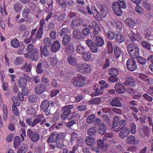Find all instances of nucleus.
Masks as SVG:
<instances>
[{
    "label": "nucleus",
    "mask_w": 153,
    "mask_h": 153,
    "mask_svg": "<svg viewBox=\"0 0 153 153\" xmlns=\"http://www.w3.org/2000/svg\"><path fill=\"white\" fill-rule=\"evenodd\" d=\"M43 114H40L36 116L33 120L31 118H28L26 120V123L28 126L34 127L39 123L41 125L44 126L45 123L46 122V120Z\"/></svg>",
    "instance_id": "f257e3e1"
},
{
    "label": "nucleus",
    "mask_w": 153,
    "mask_h": 153,
    "mask_svg": "<svg viewBox=\"0 0 153 153\" xmlns=\"http://www.w3.org/2000/svg\"><path fill=\"white\" fill-rule=\"evenodd\" d=\"M127 50L130 56L133 58L138 56L140 53V48L138 45L134 42L130 43L128 45Z\"/></svg>",
    "instance_id": "f03ea898"
},
{
    "label": "nucleus",
    "mask_w": 153,
    "mask_h": 153,
    "mask_svg": "<svg viewBox=\"0 0 153 153\" xmlns=\"http://www.w3.org/2000/svg\"><path fill=\"white\" fill-rule=\"evenodd\" d=\"M119 117L117 116H115L113 122L112 128L114 129V131L118 132L125 127L127 124V121L124 120H119Z\"/></svg>",
    "instance_id": "7ed1b4c3"
},
{
    "label": "nucleus",
    "mask_w": 153,
    "mask_h": 153,
    "mask_svg": "<svg viewBox=\"0 0 153 153\" xmlns=\"http://www.w3.org/2000/svg\"><path fill=\"white\" fill-rule=\"evenodd\" d=\"M27 135L33 143H36L40 139L39 133L36 131H33L29 129L27 131Z\"/></svg>",
    "instance_id": "20e7f679"
},
{
    "label": "nucleus",
    "mask_w": 153,
    "mask_h": 153,
    "mask_svg": "<svg viewBox=\"0 0 153 153\" xmlns=\"http://www.w3.org/2000/svg\"><path fill=\"white\" fill-rule=\"evenodd\" d=\"M74 107L72 105H66L63 107L62 111L63 112L61 114V118L62 120H65L71 115L72 112L71 110Z\"/></svg>",
    "instance_id": "39448f33"
},
{
    "label": "nucleus",
    "mask_w": 153,
    "mask_h": 153,
    "mask_svg": "<svg viewBox=\"0 0 153 153\" xmlns=\"http://www.w3.org/2000/svg\"><path fill=\"white\" fill-rule=\"evenodd\" d=\"M65 134L63 132L59 134L53 133L49 138L47 142L48 143H53L59 141V140H62L65 138Z\"/></svg>",
    "instance_id": "423d86ee"
},
{
    "label": "nucleus",
    "mask_w": 153,
    "mask_h": 153,
    "mask_svg": "<svg viewBox=\"0 0 153 153\" xmlns=\"http://www.w3.org/2000/svg\"><path fill=\"white\" fill-rule=\"evenodd\" d=\"M86 79V77H74L72 82L76 87H81L85 84Z\"/></svg>",
    "instance_id": "0eeeda50"
},
{
    "label": "nucleus",
    "mask_w": 153,
    "mask_h": 153,
    "mask_svg": "<svg viewBox=\"0 0 153 153\" xmlns=\"http://www.w3.org/2000/svg\"><path fill=\"white\" fill-rule=\"evenodd\" d=\"M28 7L25 6L22 11V16L24 18H27L30 15L31 9L35 7V5L33 2H30L28 4Z\"/></svg>",
    "instance_id": "6e6552de"
},
{
    "label": "nucleus",
    "mask_w": 153,
    "mask_h": 153,
    "mask_svg": "<svg viewBox=\"0 0 153 153\" xmlns=\"http://www.w3.org/2000/svg\"><path fill=\"white\" fill-rule=\"evenodd\" d=\"M128 36L132 42L135 41H139L140 39V34L136 29H132Z\"/></svg>",
    "instance_id": "1a4fd4ad"
},
{
    "label": "nucleus",
    "mask_w": 153,
    "mask_h": 153,
    "mask_svg": "<svg viewBox=\"0 0 153 153\" xmlns=\"http://www.w3.org/2000/svg\"><path fill=\"white\" fill-rule=\"evenodd\" d=\"M126 66L127 68L131 71H133L137 68L136 61L132 59H129L127 60Z\"/></svg>",
    "instance_id": "9d476101"
},
{
    "label": "nucleus",
    "mask_w": 153,
    "mask_h": 153,
    "mask_svg": "<svg viewBox=\"0 0 153 153\" xmlns=\"http://www.w3.org/2000/svg\"><path fill=\"white\" fill-rule=\"evenodd\" d=\"M0 106L2 110V118L4 122H6L8 118V113L7 108L3 103L2 98H0Z\"/></svg>",
    "instance_id": "9b49d317"
},
{
    "label": "nucleus",
    "mask_w": 153,
    "mask_h": 153,
    "mask_svg": "<svg viewBox=\"0 0 153 153\" xmlns=\"http://www.w3.org/2000/svg\"><path fill=\"white\" fill-rule=\"evenodd\" d=\"M61 46L60 41L58 40L54 41L51 46V51L52 52L55 53L60 49Z\"/></svg>",
    "instance_id": "f8f14e48"
},
{
    "label": "nucleus",
    "mask_w": 153,
    "mask_h": 153,
    "mask_svg": "<svg viewBox=\"0 0 153 153\" xmlns=\"http://www.w3.org/2000/svg\"><path fill=\"white\" fill-rule=\"evenodd\" d=\"M46 89V86L44 84H40L35 87V93L38 95H41L43 93Z\"/></svg>",
    "instance_id": "ddd939ff"
},
{
    "label": "nucleus",
    "mask_w": 153,
    "mask_h": 153,
    "mask_svg": "<svg viewBox=\"0 0 153 153\" xmlns=\"http://www.w3.org/2000/svg\"><path fill=\"white\" fill-rule=\"evenodd\" d=\"M112 9L115 13L118 16H121L123 13L120 7L118 6L117 2H114L112 4Z\"/></svg>",
    "instance_id": "4468645a"
},
{
    "label": "nucleus",
    "mask_w": 153,
    "mask_h": 153,
    "mask_svg": "<svg viewBox=\"0 0 153 153\" xmlns=\"http://www.w3.org/2000/svg\"><path fill=\"white\" fill-rule=\"evenodd\" d=\"M126 143L129 145H136L138 144L135 137L132 135H129L127 137L126 139Z\"/></svg>",
    "instance_id": "2eb2a0df"
},
{
    "label": "nucleus",
    "mask_w": 153,
    "mask_h": 153,
    "mask_svg": "<svg viewBox=\"0 0 153 153\" xmlns=\"http://www.w3.org/2000/svg\"><path fill=\"white\" fill-rule=\"evenodd\" d=\"M92 39L95 41L94 43L99 47H102L104 44V41L103 39L100 36L93 37Z\"/></svg>",
    "instance_id": "dca6fc26"
},
{
    "label": "nucleus",
    "mask_w": 153,
    "mask_h": 153,
    "mask_svg": "<svg viewBox=\"0 0 153 153\" xmlns=\"http://www.w3.org/2000/svg\"><path fill=\"white\" fill-rule=\"evenodd\" d=\"M121 130L119 134V136L122 139L125 138L130 134V130L128 128L125 127Z\"/></svg>",
    "instance_id": "f3484780"
},
{
    "label": "nucleus",
    "mask_w": 153,
    "mask_h": 153,
    "mask_svg": "<svg viewBox=\"0 0 153 153\" xmlns=\"http://www.w3.org/2000/svg\"><path fill=\"white\" fill-rule=\"evenodd\" d=\"M79 66L81 70V72L82 74H86L88 73L91 71V67L89 65L80 64L79 65Z\"/></svg>",
    "instance_id": "a211bd4d"
},
{
    "label": "nucleus",
    "mask_w": 153,
    "mask_h": 153,
    "mask_svg": "<svg viewBox=\"0 0 153 153\" xmlns=\"http://www.w3.org/2000/svg\"><path fill=\"white\" fill-rule=\"evenodd\" d=\"M116 91L120 94H123L126 92V90L125 87L120 83H116L115 85Z\"/></svg>",
    "instance_id": "6ab92c4d"
},
{
    "label": "nucleus",
    "mask_w": 153,
    "mask_h": 153,
    "mask_svg": "<svg viewBox=\"0 0 153 153\" xmlns=\"http://www.w3.org/2000/svg\"><path fill=\"white\" fill-rule=\"evenodd\" d=\"M43 33V30L39 29L36 32L35 36L33 38L32 43H35L37 40H40L42 38Z\"/></svg>",
    "instance_id": "aec40b11"
},
{
    "label": "nucleus",
    "mask_w": 153,
    "mask_h": 153,
    "mask_svg": "<svg viewBox=\"0 0 153 153\" xmlns=\"http://www.w3.org/2000/svg\"><path fill=\"white\" fill-rule=\"evenodd\" d=\"M72 25L75 27H78L83 23V20L80 17L73 18L72 19Z\"/></svg>",
    "instance_id": "412c9836"
},
{
    "label": "nucleus",
    "mask_w": 153,
    "mask_h": 153,
    "mask_svg": "<svg viewBox=\"0 0 153 153\" xmlns=\"http://www.w3.org/2000/svg\"><path fill=\"white\" fill-rule=\"evenodd\" d=\"M50 105L49 102L48 100H44L41 103L40 106L41 111H46L48 109Z\"/></svg>",
    "instance_id": "4be33fe9"
},
{
    "label": "nucleus",
    "mask_w": 153,
    "mask_h": 153,
    "mask_svg": "<svg viewBox=\"0 0 153 153\" xmlns=\"http://www.w3.org/2000/svg\"><path fill=\"white\" fill-rule=\"evenodd\" d=\"M40 55L42 57L43 56L45 57H48L50 55V52L49 51L48 49L46 47H40Z\"/></svg>",
    "instance_id": "5701e85b"
},
{
    "label": "nucleus",
    "mask_w": 153,
    "mask_h": 153,
    "mask_svg": "<svg viewBox=\"0 0 153 153\" xmlns=\"http://www.w3.org/2000/svg\"><path fill=\"white\" fill-rule=\"evenodd\" d=\"M109 104L110 105L115 107L120 108L122 106L120 100L118 98H115L113 99L110 102Z\"/></svg>",
    "instance_id": "b1692460"
},
{
    "label": "nucleus",
    "mask_w": 153,
    "mask_h": 153,
    "mask_svg": "<svg viewBox=\"0 0 153 153\" xmlns=\"http://www.w3.org/2000/svg\"><path fill=\"white\" fill-rule=\"evenodd\" d=\"M145 38L148 40L150 41L153 40V35L152 34V31L148 29H146L144 31Z\"/></svg>",
    "instance_id": "393cba45"
},
{
    "label": "nucleus",
    "mask_w": 153,
    "mask_h": 153,
    "mask_svg": "<svg viewBox=\"0 0 153 153\" xmlns=\"http://www.w3.org/2000/svg\"><path fill=\"white\" fill-rule=\"evenodd\" d=\"M40 56V53L39 50L30 54V59L33 61H38Z\"/></svg>",
    "instance_id": "a878e982"
},
{
    "label": "nucleus",
    "mask_w": 153,
    "mask_h": 153,
    "mask_svg": "<svg viewBox=\"0 0 153 153\" xmlns=\"http://www.w3.org/2000/svg\"><path fill=\"white\" fill-rule=\"evenodd\" d=\"M100 7V15L103 18H105L107 14V8L105 5L102 4H101Z\"/></svg>",
    "instance_id": "bb28decb"
},
{
    "label": "nucleus",
    "mask_w": 153,
    "mask_h": 153,
    "mask_svg": "<svg viewBox=\"0 0 153 153\" xmlns=\"http://www.w3.org/2000/svg\"><path fill=\"white\" fill-rule=\"evenodd\" d=\"M26 50L27 52L31 54L39 50L38 48H35L34 46L32 44H29L28 45Z\"/></svg>",
    "instance_id": "cd10ccee"
},
{
    "label": "nucleus",
    "mask_w": 153,
    "mask_h": 153,
    "mask_svg": "<svg viewBox=\"0 0 153 153\" xmlns=\"http://www.w3.org/2000/svg\"><path fill=\"white\" fill-rule=\"evenodd\" d=\"M65 51L67 54H72L74 52V49L73 45L72 43H69L68 46L65 48Z\"/></svg>",
    "instance_id": "c85d7f7f"
},
{
    "label": "nucleus",
    "mask_w": 153,
    "mask_h": 153,
    "mask_svg": "<svg viewBox=\"0 0 153 153\" xmlns=\"http://www.w3.org/2000/svg\"><path fill=\"white\" fill-rule=\"evenodd\" d=\"M76 51L78 53L82 54L85 51V47L81 44L77 45L76 48Z\"/></svg>",
    "instance_id": "c756f323"
},
{
    "label": "nucleus",
    "mask_w": 153,
    "mask_h": 153,
    "mask_svg": "<svg viewBox=\"0 0 153 153\" xmlns=\"http://www.w3.org/2000/svg\"><path fill=\"white\" fill-rule=\"evenodd\" d=\"M82 57L83 59L86 61H89L91 58V53L90 51L84 52L82 54Z\"/></svg>",
    "instance_id": "7c9ffc66"
},
{
    "label": "nucleus",
    "mask_w": 153,
    "mask_h": 153,
    "mask_svg": "<svg viewBox=\"0 0 153 153\" xmlns=\"http://www.w3.org/2000/svg\"><path fill=\"white\" fill-rule=\"evenodd\" d=\"M85 142L87 145L90 146H92L95 143L94 138L89 136L86 137Z\"/></svg>",
    "instance_id": "2f4dec72"
},
{
    "label": "nucleus",
    "mask_w": 153,
    "mask_h": 153,
    "mask_svg": "<svg viewBox=\"0 0 153 153\" xmlns=\"http://www.w3.org/2000/svg\"><path fill=\"white\" fill-rule=\"evenodd\" d=\"M71 37L68 35H65L63 37L62 42V44L67 46L71 40Z\"/></svg>",
    "instance_id": "473e14b6"
},
{
    "label": "nucleus",
    "mask_w": 153,
    "mask_h": 153,
    "mask_svg": "<svg viewBox=\"0 0 153 153\" xmlns=\"http://www.w3.org/2000/svg\"><path fill=\"white\" fill-rule=\"evenodd\" d=\"M69 64L72 66H74L77 64V62L76 58L72 56H68L67 59Z\"/></svg>",
    "instance_id": "72a5a7b5"
},
{
    "label": "nucleus",
    "mask_w": 153,
    "mask_h": 153,
    "mask_svg": "<svg viewBox=\"0 0 153 153\" xmlns=\"http://www.w3.org/2000/svg\"><path fill=\"white\" fill-rule=\"evenodd\" d=\"M101 102V99L100 97H95L91 99L88 101L90 105H98Z\"/></svg>",
    "instance_id": "f704fd0d"
},
{
    "label": "nucleus",
    "mask_w": 153,
    "mask_h": 153,
    "mask_svg": "<svg viewBox=\"0 0 153 153\" xmlns=\"http://www.w3.org/2000/svg\"><path fill=\"white\" fill-rule=\"evenodd\" d=\"M26 79L24 77H20L18 81L19 86L21 88H24L26 85Z\"/></svg>",
    "instance_id": "c9c22d12"
},
{
    "label": "nucleus",
    "mask_w": 153,
    "mask_h": 153,
    "mask_svg": "<svg viewBox=\"0 0 153 153\" xmlns=\"http://www.w3.org/2000/svg\"><path fill=\"white\" fill-rule=\"evenodd\" d=\"M119 71L114 68H112L109 69V73L111 76H117L119 74Z\"/></svg>",
    "instance_id": "e433bc0d"
},
{
    "label": "nucleus",
    "mask_w": 153,
    "mask_h": 153,
    "mask_svg": "<svg viewBox=\"0 0 153 153\" xmlns=\"http://www.w3.org/2000/svg\"><path fill=\"white\" fill-rule=\"evenodd\" d=\"M97 131L96 128L92 126L88 129L87 134L89 136H93L97 133Z\"/></svg>",
    "instance_id": "4c0bfd02"
},
{
    "label": "nucleus",
    "mask_w": 153,
    "mask_h": 153,
    "mask_svg": "<svg viewBox=\"0 0 153 153\" xmlns=\"http://www.w3.org/2000/svg\"><path fill=\"white\" fill-rule=\"evenodd\" d=\"M124 84L126 85L132 87L135 85V82L133 79L127 77L126 80L124 82Z\"/></svg>",
    "instance_id": "58836bf2"
},
{
    "label": "nucleus",
    "mask_w": 153,
    "mask_h": 153,
    "mask_svg": "<svg viewBox=\"0 0 153 153\" xmlns=\"http://www.w3.org/2000/svg\"><path fill=\"white\" fill-rule=\"evenodd\" d=\"M106 127L103 123H101L99 126L98 131L99 133L101 134H104L106 132Z\"/></svg>",
    "instance_id": "ea45409f"
},
{
    "label": "nucleus",
    "mask_w": 153,
    "mask_h": 153,
    "mask_svg": "<svg viewBox=\"0 0 153 153\" xmlns=\"http://www.w3.org/2000/svg\"><path fill=\"white\" fill-rule=\"evenodd\" d=\"M69 32L68 27H65L62 28L59 32V34L61 37H62L65 35H67V33Z\"/></svg>",
    "instance_id": "a19ab883"
},
{
    "label": "nucleus",
    "mask_w": 153,
    "mask_h": 153,
    "mask_svg": "<svg viewBox=\"0 0 153 153\" xmlns=\"http://www.w3.org/2000/svg\"><path fill=\"white\" fill-rule=\"evenodd\" d=\"M43 42L44 46L43 47H44L49 48L51 45V39L49 37H46L44 39Z\"/></svg>",
    "instance_id": "79ce46f5"
},
{
    "label": "nucleus",
    "mask_w": 153,
    "mask_h": 153,
    "mask_svg": "<svg viewBox=\"0 0 153 153\" xmlns=\"http://www.w3.org/2000/svg\"><path fill=\"white\" fill-rule=\"evenodd\" d=\"M12 101L13 103L12 105L14 106H19L20 104V100L17 97L13 96L12 97Z\"/></svg>",
    "instance_id": "37998d69"
},
{
    "label": "nucleus",
    "mask_w": 153,
    "mask_h": 153,
    "mask_svg": "<svg viewBox=\"0 0 153 153\" xmlns=\"http://www.w3.org/2000/svg\"><path fill=\"white\" fill-rule=\"evenodd\" d=\"M141 44L143 47L148 50H150L151 49V44L146 41H143L141 42Z\"/></svg>",
    "instance_id": "c03bdc74"
},
{
    "label": "nucleus",
    "mask_w": 153,
    "mask_h": 153,
    "mask_svg": "<svg viewBox=\"0 0 153 153\" xmlns=\"http://www.w3.org/2000/svg\"><path fill=\"white\" fill-rule=\"evenodd\" d=\"M114 52L115 56L117 58L119 57L122 54L121 49L119 47L117 46L114 48Z\"/></svg>",
    "instance_id": "a18cd8bd"
},
{
    "label": "nucleus",
    "mask_w": 153,
    "mask_h": 153,
    "mask_svg": "<svg viewBox=\"0 0 153 153\" xmlns=\"http://www.w3.org/2000/svg\"><path fill=\"white\" fill-rule=\"evenodd\" d=\"M80 33V31L78 29H75L73 31V34L74 37L78 40H80L81 38L79 36Z\"/></svg>",
    "instance_id": "49530a36"
},
{
    "label": "nucleus",
    "mask_w": 153,
    "mask_h": 153,
    "mask_svg": "<svg viewBox=\"0 0 153 153\" xmlns=\"http://www.w3.org/2000/svg\"><path fill=\"white\" fill-rule=\"evenodd\" d=\"M21 140L20 137L18 136H16L14 139L13 142L14 146L15 148H17L20 144Z\"/></svg>",
    "instance_id": "de8ad7c7"
},
{
    "label": "nucleus",
    "mask_w": 153,
    "mask_h": 153,
    "mask_svg": "<svg viewBox=\"0 0 153 153\" xmlns=\"http://www.w3.org/2000/svg\"><path fill=\"white\" fill-rule=\"evenodd\" d=\"M125 22L127 25L132 27H134L136 24L134 21L131 18L126 19Z\"/></svg>",
    "instance_id": "09e8293b"
},
{
    "label": "nucleus",
    "mask_w": 153,
    "mask_h": 153,
    "mask_svg": "<svg viewBox=\"0 0 153 153\" xmlns=\"http://www.w3.org/2000/svg\"><path fill=\"white\" fill-rule=\"evenodd\" d=\"M14 9L16 12L20 13L22 9V5L19 3H16L14 5Z\"/></svg>",
    "instance_id": "8fccbe9b"
},
{
    "label": "nucleus",
    "mask_w": 153,
    "mask_h": 153,
    "mask_svg": "<svg viewBox=\"0 0 153 153\" xmlns=\"http://www.w3.org/2000/svg\"><path fill=\"white\" fill-rule=\"evenodd\" d=\"M43 65L42 63H38L36 67V72L39 74L42 73L43 71Z\"/></svg>",
    "instance_id": "3c124183"
},
{
    "label": "nucleus",
    "mask_w": 153,
    "mask_h": 153,
    "mask_svg": "<svg viewBox=\"0 0 153 153\" xmlns=\"http://www.w3.org/2000/svg\"><path fill=\"white\" fill-rule=\"evenodd\" d=\"M130 132L132 134H134L136 132V125L134 123H131L130 126Z\"/></svg>",
    "instance_id": "603ef678"
},
{
    "label": "nucleus",
    "mask_w": 153,
    "mask_h": 153,
    "mask_svg": "<svg viewBox=\"0 0 153 153\" xmlns=\"http://www.w3.org/2000/svg\"><path fill=\"white\" fill-rule=\"evenodd\" d=\"M95 117V115L94 114H91L86 119V121L87 123L89 124L92 123L94 122Z\"/></svg>",
    "instance_id": "864d4df0"
},
{
    "label": "nucleus",
    "mask_w": 153,
    "mask_h": 153,
    "mask_svg": "<svg viewBox=\"0 0 153 153\" xmlns=\"http://www.w3.org/2000/svg\"><path fill=\"white\" fill-rule=\"evenodd\" d=\"M37 97L36 95L31 94L28 97L29 101L31 103L34 102L37 100Z\"/></svg>",
    "instance_id": "5fc2aeb1"
},
{
    "label": "nucleus",
    "mask_w": 153,
    "mask_h": 153,
    "mask_svg": "<svg viewBox=\"0 0 153 153\" xmlns=\"http://www.w3.org/2000/svg\"><path fill=\"white\" fill-rule=\"evenodd\" d=\"M147 61L149 63H152L150 65L149 67L151 70L153 71V55H149L147 58Z\"/></svg>",
    "instance_id": "6e6d98bb"
},
{
    "label": "nucleus",
    "mask_w": 153,
    "mask_h": 153,
    "mask_svg": "<svg viewBox=\"0 0 153 153\" xmlns=\"http://www.w3.org/2000/svg\"><path fill=\"white\" fill-rule=\"evenodd\" d=\"M86 8L87 10L88 13L91 15L92 14L93 15V10L97 12L99 14L97 10L96 9L95 7L94 6H91V8H90L89 6H86Z\"/></svg>",
    "instance_id": "4d7b16f0"
},
{
    "label": "nucleus",
    "mask_w": 153,
    "mask_h": 153,
    "mask_svg": "<svg viewBox=\"0 0 153 153\" xmlns=\"http://www.w3.org/2000/svg\"><path fill=\"white\" fill-rule=\"evenodd\" d=\"M57 4L64 9L66 7V3L65 0H56Z\"/></svg>",
    "instance_id": "13d9d810"
},
{
    "label": "nucleus",
    "mask_w": 153,
    "mask_h": 153,
    "mask_svg": "<svg viewBox=\"0 0 153 153\" xmlns=\"http://www.w3.org/2000/svg\"><path fill=\"white\" fill-rule=\"evenodd\" d=\"M27 150V146L26 145H23V146H21L19 148L17 153H25Z\"/></svg>",
    "instance_id": "bf43d9fd"
},
{
    "label": "nucleus",
    "mask_w": 153,
    "mask_h": 153,
    "mask_svg": "<svg viewBox=\"0 0 153 153\" xmlns=\"http://www.w3.org/2000/svg\"><path fill=\"white\" fill-rule=\"evenodd\" d=\"M11 45L14 48H17L19 45V42L18 39H15L12 40L11 42Z\"/></svg>",
    "instance_id": "052dcab7"
},
{
    "label": "nucleus",
    "mask_w": 153,
    "mask_h": 153,
    "mask_svg": "<svg viewBox=\"0 0 153 153\" xmlns=\"http://www.w3.org/2000/svg\"><path fill=\"white\" fill-rule=\"evenodd\" d=\"M99 47L95 44H94L90 48V50L93 53H96L98 52Z\"/></svg>",
    "instance_id": "680f3d73"
},
{
    "label": "nucleus",
    "mask_w": 153,
    "mask_h": 153,
    "mask_svg": "<svg viewBox=\"0 0 153 153\" xmlns=\"http://www.w3.org/2000/svg\"><path fill=\"white\" fill-rule=\"evenodd\" d=\"M117 3L118 4V6L120 8L125 9L126 7V5L123 0H118Z\"/></svg>",
    "instance_id": "e2e57ef3"
},
{
    "label": "nucleus",
    "mask_w": 153,
    "mask_h": 153,
    "mask_svg": "<svg viewBox=\"0 0 153 153\" xmlns=\"http://www.w3.org/2000/svg\"><path fill=\"white\" fill-rule=\"evenodd\" d=\"M24 61L23 58L21 57H18L14 61V64L16 65L21 64Z\"/></svg>",
    "instance_id": "0e129e2a"
},
{
    "label": "nucleus",
    "mask_w": 153,
    "mask_h": 153,
    "mask_svg": "<svg viewBox=\"0 0 153 153\" xmlns=\"http://www.w3.org/2000/svg\"><path fill=\"white\" fill-rule=\"evenodd\" d=\"M110 64L109 59L108 58H106L102 65V69H106L109 66Z\"/></svg>",
    "instance_id": "69168bd1"
},
{
    "label": "nucleus",
    "mask_w": 153,
    "mask_h": 153,
    "mask_svg": "<svg viewBox=\"0 0 153 153\" xmlns=\"http://www.w3.org/2000/svg\"><path fill=\"white\" fill-rule=\"evenodd\" d=\"M130 146L128 147L127 149V151L130 152H135L137 151L138 149V147L135 146Z\"/></svg>",
    "instance_id": "338daca9"
},
{
    "label": "nucleus",
    "mask_w": 153,
    "mask_h": 153,
    "mask_svg": "<svg viewBox=\"0 0 153 153\" xmlns=\"http://www.w3.org/2000/svg\"><path fill=\"white\" fill-rule=\"evenodd\" d=\"M103 120L104 122L108 126H110L111 123V121L109 117L106 115L103 116Z\"/></svg>",
    "instance_id": "774afa93"
}]
</instances>
